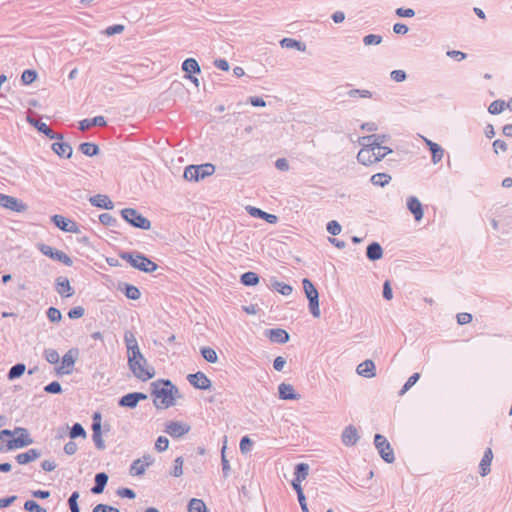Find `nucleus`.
Segmentation results:
<instances>
[{"label":"nucleus","mask_w":512,"mask_h":512,"mask_svg":"<svg viewBox=\"0 0 512 512\" xmlns=\"http://www.w3.org/2000/svg\"><path fill=\"white\" fill-rule=\"evenodd\" d=\"M378 138L374 137H360L359 144L362 146L357 154L359 163L370 166L374 163L381 161L386 155L392 152V149L386 146H379V143L374 142Z\"/></svg>","instance_id":"1"},{"label":"nucleus","mask_w":512,"mask_h":512,"mask_svg":"<svg viewBox=\"0 0 512 512\" xmlns=\"http://www.w3.org/2000/svg\"><path fill=\"white\" fill-rule=\"evenodd\" d=\"M178 392V388L169 379H158L151 383V395L157 409L174 406Z\"/></svg>","instance_id":"2"},{"label":"nucleus","mask_w":512,"mask_h":512,"mask_svg":"<svg viewBox=\"0 0 512 512\" xmlns=\"http://www.w3.org/2000/svg\"><path fill=\"white\" fill-rule=\"evenodd\" d=\"M119 257L130 264L131 267L144 273H152L158 265L139 251H120Z\"/></svg>","instance_id":"3"},{"label":"nucleus","mask_w":512,"mask_h":512,"mask_svg":"<svg viewBox=\"0 0 512 512\" xmlns=\"http://www.w3.org/2000/svg\"><path fill=\"white\" fill-rule=\"evenodd\" d=\"M33 439L26 428L16 427L14 429L13 438L7 440L5 446H0V452L12 451L15 449L24 448L33 443Z\"/></svg>","instance_id":"4"},{"label":"nucleus","mask_w":512,"mask_h":512,"mask_svg":"<svg viewBox=\"0 0 512 512\" xmlns=\"http://www.w3.org/2000/svg\"><path fill=\"white\" fill-rule=\"evenodd\" d=\"M120 214L121 217L134 228L141 230H149L151 228L150 220L134 208H124L120 211Z\"/></svg>","instance_id":"5"},{"label":"nucleus","mask_w":512,"mask_h":512,"mask_svg":"<svg viewBox=\"0 0 512 512\" xmlns=\"http://www.w3.org/2000/svg\"><path fill=\"white\" fill-rule=\"evenodd\" d=\"M302 284L306 297L309 300V310L315 318H319L321 313L319 309L318 291L313 285V283L307 278L303 279Z\"/></svg>","instance_id":"6"},{"label":"nucleus","mask_w":512,"mask_h":512,"mask_svg":"<svg viewBox=\"0 0 512 512\" xmlns=\"http://www.w3.org/2000/svg\"><path fill=\"white\" fill-rule=\"evenodd\" d=\"M37 247L43 255L49 257L52 260L59 261L66 266H71L73 264L72 259L61 250H58L44 243L38 244Z\"/></svg>","instance_id":"7"},{"label":"nucleus","mask_w":512,"mask_h":512,"mask_svg":"<svg viewBox=\"0 0 512 512\" xmlns=\"http://www.w3.org/2000/svg\"><path fill=\"white\" fill-rule=\"evenodd\" d=\"M374 444L376 449L378 450L381 458L387 462L392 463L395 460L393 449L390 446V443L387 441V439L381 435L376 434L374 437Z\"/></svg>","instance_id":"8"},{"label":"nucleus","mask_w":512,"mask_h":512,"mask_svg":"<svg viewBox=\"0 0 512 512\" xmlns=\"http://www.w3.org/2000/svg\"><path fill=\"white\" fill-rule=\"evenodd\" d=\"M78 355V348L69 349L62 357L61 366L56 368V372L61 375L71 374Z\"/></svg>","instance_id":"9"},{"label":"nucleus","mask_w":512,"mask_h":512,"mask_svg":"<svg viewBox=\"0 0 512 512\" xmlns=\"http://www.w3.org/2000/svg\"><path fill=\"white\" fill-rule=\"evenodd\" d=\"M51 222L61 231L68 233H79L80 229L77 223L63 215L55 214L51 217Z\"/></svg>","instance_id":"10"},{"label":"nucleus","mask_w":512,"mask_h":512,"mask_svg":"<svg viewBox=\"0 0 512 512\" xmlns=\"http://www.w3.org/2000/svg\"><path fill=\"white\" fill-rule=\"evenodd\" d=\"M0 206L14 212H25L28 206L20 199L0 193Z\"/></svg>","instance_id":"11"},{"label":"nucleus","mask_w":512,"mask_h":512,"mask_svg":"<svg viewBox=\"0 0 512 512\" xmlns=\"http://www.w3.org/2000/svg\"><path fill=\"white\" fill-rule=\"evenodd\" d=\"M128 366L133 375L141 381H147L155 374L154 368L143 365L142 360L136 361L135 365H132V362H129Z\"/></svg>","instance_id":"12"},{"label":"nucleus","mask_w":512,"mask_h":512,"mask_svg":"<svg viewBox=\"0 0 512 512\" xmlns=\"http://www.w3.org/2000/svg\"><path fill=\"white\" fill-rule=\"evenodd\" d=\"M147 394L143 392H131L123 395L118 400V405L120 407L134 409L137 407L138 403L142 400L147 399Z\"/></svg>","instance_id":"13"},{"label":"nucleus","mask_w":512,"mask_h":512,"mask_svg":"<svg viewBox=\"0 0 512 512\" xmlns=\"http://www.w3.org/2000/svg\"><path fill=\"white\" fill-rule=\"evenodd\" d=\"M164 431L172 438H179L190 431V426L178 421H168Z\"/></svg>","instance_id":"14"},{"label":"nucleus","mask_w":512,"mask_h":512,"mask_svg":"<svg viewBox=\"0 0 512 512\" xmlns=\"http://www.w3.org/2000/svg\"><path fill=\"white\" fill-rule=\"evenodd\" d=\"M55 289L63 298H69L74 295V288L71 286L68 278L59 276L55 280Z\"/></svg>","instance_id":"15"},{"label":"nucleus","mask_w":512,"mask_h":512,"mask_svg":"<svg viewBox=\"0 0 512 512\" xmlns=\"http://www.w3.org/2000/svg\"><path fill=\"white\" fill-rule=\"evenodd\" d=\"M360 439L358 430L355 426L349 425L342 432L341 440L345 446H354Z\"/></svg>","instance_id":"16"},{"label":"nucleus","mask_w":512,"mask_h":512,"mask_svg":"<svg viewBox=\"0 0 512 512\" xmlns=\"http://www.w3.org/2000/svg\"><path fill=\"white\" fill-rule=\"evenodd\" d=\"M89 202L92 206L101 209L111 210L114 208V203L107 195L104 194H96L91 196L89 198Z\"/></svg>","instance_id":"17"},{"label":"nucleus","mask_w":512,"mask_h":512,"mask_svg":"<svg viewBox=\"0 0 512 512\" xmlns=\"http://www.w3.org/2000/svg\"><path fill=\"white\" fill-rule=\"evenodd\" d=\"M356 372L365 378H373L376 375V367L374 362L368 359L357 366Z\"/></svg>","instance_id":"18"},{"label":"nucleus","mask_w":512,"mask_h":512,"mask_svg":"<svg viewBox=\"0 0 512 512\" xmlns=\"http://www.w3.org/2000/svg\"><path fill=\"white\" fill-rule=\"evenodd\" d=\"M52 150L59 157L69 159L72 156L73 149L71 145L67 142H63L61 140L54 142L51 146Z\"/></svg>","instance_id":"19"},{"label":"nucleus","mask_w":512,"mask_h":512,"mask_svg":"<svg viewBox=\"0 0 512 512\" xmlns=\"http://www.w3.org/2000/svg\"><path fill=\"white\" fill-rule=\"evenodd\" d=\"M407 208L414 215L416 221H420L423 218L422 204L417 197L410 196L407 198Z\"/></svg>","instance_id":"20"},{"label":"nucleus","mask_w":512,"mask_h":512,"mask_svg":"<svg viewBox=\"0 0 512 512\" xmlns=\"http://www.w3.org/2000/svg\"><path fill=\"white\" fill-rule=\"evenodd\" d=\"M42 455L41 451L35 448L29 449L26 452L19 453L16 455L15 459L18 464L26 465L36 459H38Z\"/></svg>","instance_id":"21"},{"label":"nucleus","mask_w":512,"mask_h":512,"mask_svg":"<svg viewBox=\"0 0 512 512\" xmlns=\"http://www.w3.org/2000/svg\"><path fill=\"white\" fill-rule=\"evenodd\" d=\"M215 172V166L211 163L194 165V181L211 176Z\"/></svg>","instance_id":"22"},{"label":"nucleus","mask_w":512,"mask_h":512,"mask_svg":"<svg viewBox=\"0 0 512 512\" xmlns=\"http://www.w3.org/2000/svg\"><path fill=\"white\" fill-rule=\"evenodd\" d=\"M108 475L105 473V472H99L95 475L94 477V486L91 488V493L92 494H101L107 483H108Z\"/></svg>","instance_id":"23"},{"label":"nucleus","mask_w":512,"mask_h":512,"mask_svg":"<svg viewBox=\"0 0 512 512\" xmlns=\"http://www.w3.org/2000/svg\"><path fill=\"white\" fill-rule=\"evenodd\" d=\"M118 290L130 300H138L141 297L139 288L129 283H119Z\"/></svg>","instance_id":"24"},{"label":"nucleus","mask_w":512,"mask_h":512,"mask_svg":"<svg viewBox=\"0 0 512 512\" xmlns=\"http://www.w3.org/2000/svg\"><path fill=\"white\" fill-rule=\"evenodd\" d=\"M279 398L283 400H298L300 395L295 393L291 384L281 383L278 386Z\"/></svg>","instance_id":"25"},{"label":"nucleus","mask_w":512,"mask_h":512,"mask_svg":"<svg viewBox=\"0 0 512 512\" xmlns=\"http://www.w3.org/2000/svg\"><path fill=\"white\" fill-rule=\"evenodd\" d=\"M246 209L252 217L264 219L269 224H275L278 221V217L276 215L269 214L259 208L248 206Z\"/></svg>","instance_id":"26"},{"label":"nucleus","mask_w":512,"mask_h":512,"mask_svg":"<svg viewBox=\"0 0 512 512\" xmlns=\"http://www.w3.org/2000/svg\"><path fill=\"white\" fill-rule=\"evenodd\" d=\"M106 124V119L103 116H95L93 118H85L79 121V129L84 131L94 126L103 127Z\"/></svg>","instance_id":"27"},{"label":"nucleus","mask_w":512,"mask_h":512,"mask_svg":"<svg viewBox=\"0 0 512 512\" xmlns=\"http://www.w3.org/2000/svg\"><path fill=\"white\" fill-rule=\"evenodd\" d=\"M493 459V452L491 448H487L479 464V473L481 476H486L490 473V466Z\"/></svg>","instance_id":"28"},{"label":"nucleus","mask_w":512,"mask_h":512,"mask_svg":"<svg viewBox=\"0 0 512 512\" xmlns=\"http://www.w3.org/2000/svg\"><path fill=\"white\" fill-rule=\"evenodd\" d=\"M169 93L171 95H175L179 99H188L189 98V90L185 88V86L179 81H173L169 87Z\"/></svg>","instance_id":"29"},{"label":"nucleus","mask_w":512,"mask_h":512,"mask_svg":"<svg viewBox=\"0 0 512 512\" xmlns=\"http://www.w3.org/2000/svg\"><path fill=\"white\" fill-rule=\"evenodd\" d=\"M267 335H268L270 341L275 342V343L284 344V343L288 342V340H289V334L285 330L280 329V328L270 329L268 331Z\"/></svg>","instance_id":"30"},{"label":"nucleus","mask_w":512,"mask_h":512,"mask_svg":"<svg viewBox=\"0 0 512 512\" xmlns=\"http://www.w3.org/2000/svg\"><path fill=\"white\" fill-rule=\"evenodd\" d=\"M210 379L203 372L194 373V388L207 390L211 388Z\"/></svg>","instance_id":"31"},{"label":"nucleus","mask_w":512,"mask_h":512,"mask_svg":"<svg viewBox=\"0 0 512 512\" xmlns=\"http://www.w3.org/2000/svg\"><path fill=\"white\" fill-rule=\"evenodd\" d=\"M366 255L369 260H379L383 256V249L379 243L373 242L367 247Z\"/></svg>","instance_id":"32"},{"label":"nucleus","mask_w":512,"mask_h":512,"mask_svg":"<svg viewBox=\"0 0 512 512\" xmlns=\"http://www.w3.org/2000/svg\"><path fill=\"white\" fill-rule=\"evenodd\" d=\"M79 150L81 153L88 157H93L99 154V146L95 143L91 142H83L79 145Z\"/></svg>","instance_id":"33"},{"label":"nucleus","mask_w":512,"mask_h":512,"mask_svg":"<svg viewBox=\"0 0 512 512\" xmlns=\"http://www.w3.org/2000/svg\"><path fill=\"white\" fill-rule=\"evenodd\" d=\"M432 153V161L434 164L440 162L443 158L444 151L440 145L428 139L425 140Z\"/></svg>","instance_id":"34"},{"label":"nucleus","mask_w":512,"mask_h":512,"mask_svg":"<svg viewBox=\"0 0 512 512\" xmlns=\"http://www.w3.org/2000/svg\"><path fill=\"white\" fill-rule=\"evenodd\" d=\"M26 371V365L24 363H17L13 365L8 373L7 378L10 381L20 378Z\"/></svg>","instance_id":"35"},{"label":"nucleus","mask_w":512,"mask_h":512,"mask_svg":"<svg viewBox=\"0 0 512 512\" xmlns=\"http://www.w3.org/2000/svg\"><path fill=\"white\" fill-rule=\"evenodd\" d=\"M309 474V465L307 463H299L295 467L294 479L296 482H302Z\"/></svg>","instance_id":"36"},{"label":"nucleus","mask_w":512,"mask_h":512,"mask_svg":"<svg viewBox=\"0 0 512 512\" xmlns=\"http://www.w3.org/2000/svg\"><path fill=\"white\" fill-rule=\"evenodd\" d=\"M271 287L284 296H288L292 293L293 288L291 285L279 282L277 280L271 281Z\"/></svg>","instance_id":"37"},{"label":"nucleus","mask_w":512,"mask_h":512,"mask_svg":"<svg viewBox=\"0 0 512 512\" xmlns=\"http://www.w3.org/2000/svg\"><path fill=\"white\" fill-rule=\"evenodd\" d=\"M370 181L375 186L384 187L391 181V176L386 173H377L372 175Z\"/></svg>","instance_id":"38"},{"label":"nucleus","mask_w":512,"mask_h":512,"mask_svg":"<svg viewBox=\"0 0 512 512\" xmlns=\"http://www.w3.org/2000/svg\"><path fill=\"white\" fill-rule=\"evenodd\" d=\"M144 461L142 459H135L129 469L132 476H141L145 473Z\"/></svg>","instance_id":"39"},{"label":"nucleus","mask_w":512,"mask_h":512,"mask_svg":"<svg viewBox=\"0 0 512 512\" xmlns=\"http://www.w3.org/2000/svg\"><path fill=\"white\" fill-rule=\"evenodd\" d=\"M128 354V363L132 362V365H135L136 361L142 360L143 365H147V360L144 358L143 354L140 351L139 346L127 352Z\"/></svg>","instance_id":"40"},{"label":"nucleus","mask_w":512,"mask_h":512,"mask_svg":"<svg viewBox=\"0 0 512 512\" xmlns=\"http://www.w3.org/2000/svg\"><path fill=\"white\" fill-rule=\"evenodd\" d=\"M87 433L84 427L80 423H74L69 430V437L71 439H76L78 437L86 438Z\"/></svg>","instance_id":"41"},{"label":"nucleus","mask_w":512,"mask_h":512,"mask_svg":"<svg viewBox=\"0 0 512 512\" xmlns=\"http://www.w3.org/2000/svg\"><path fill=\"white\" fill-rule=\"evenodd\" d=\"M34 115H36L35 112L33 111H30L28 114H27V117H26V121L31 125L33 126L34 128L37 129L38 132H42L46 129V126L47 124L42 122V121H39L37 119H35Z\"/></svg>","instance_id":"42"},{"label":"nucleus","mask_w":512,"mask_h":512,"mask_svg":"<svg viewBox=\"0 0 512 512\" xmlns=\"http://www.w3.org/2000/svg\"><path fill=\"white\" fill-rule=\"evenodd\" d=\"M37 72L33 69H26L21 74V82L23 85H30L37 79Z\"/></svg>","instance_id":"43"},{"label":"nucleus","mask_w":512,"mask_h":512,"mask_svg":"<svg viewBox=\"0 0 512 512\" xmlns=\"http://www.w3.org/2000/svg\"><path fill=\"white\" fill-rule=\"evenodd\" d=\"M200 352L203 356V358L209 362V363H216L218 360V356L216 351L213 348L210 347H202L200 349Z\"/></svg>","instance_id":"44"},{"label":"nucleus","mask_w":512,"mask_h":512,"mask_svg":"<svg viewBox=\"0 0 512 512\" xmlns=\"http://www.w3.org/2000/svg\"><path fill=\"white\" fill-rule=\"evenodd\" d=\"M281 46L282 47H285V48H296L300 51H304L305 50V45L303 43H301L300 41H297L295 39H292V38H284L281 40Z\"/></svg>","instance_id":"45"},{"label":"nucleus","mask_w":512,"mask_h":512,"mask_svg":"<svg viewBox=\"0 0 512 512\" xmlns=\"http://www.w3.org/2000/svg\"><path fill=\"white\" fill-rule=\"evenodd\" d=\"M241 282L246 286H254L259 282V277L254 272H246L241 276Z\"/></svg>","instance_id":"46"},{"label":"nucleus","mask_w":512,"mask_h":512,"mask_svg":"<svg viewBox=\"0 0 512 512\" xmlns=\"http://www.w3.org/2000/svg\"><path fill=\"white\" fill-rule=\"evenodd\" d=\"M43 356L45 360L50 364H57L60 360L59 353L57 352V350L52 348L45 349Z\"/></svg>","instance_id":"47"},{"label":"nucleus","mask_w":512,"mask_h":512,"mask_svg":"<svg viewBox=\"0 0 512 512\" xmlns=\"http://www.w3.org/2000/svg\"><path fill=\"white\" fill-rule=\"evenodd\" d=\"M99 221L102 225L108 227H115L118 224V220L109 213L100 214Z\"/></svg>","instance_id":"48"},{"label":"nucleus","mask_w":512,"mask_h":512,"mask_svg":"<svg viewBox=\"0 0 512 512\" xmlns=\"http://www.w3.org/2000/svg\"><path fill=\"white\" fill-rule=\"evenodd\" d=\"M46 315L52 323H58L62 319L61 311L56 307H49L46 311Z\"/></svg>","instance_id":"49"},{"label":"nucleus","mask_w":512,"mask_h":512,"mask_svg":"<svg viewBox=\"0 0 512 512\" xmlns=\"http://www.w3.org/2000/svg\"><path fill=\"white\" fill-rule=\"evenodd\" d=\"M102 415L100 412L96 411L92 415V433H101L102 425H101Z\"/></svg>","instance_id":"50"},{"label":"nucleus","mask_w":512,"mask_h":512,"mask_svg":"<svg viewBox=\"0 0 512 512\" xmlns=\"http://www.w3.org/2000/svg\"><path fill=\"white\" fill-rule=\"evenodd\" d=\"M124 342L127 348V352L138 347V342L131 331H126L124 334Z\"/></svg>","instance_id":"51"},{"label":"nucleus","mask_w":512,"mask_h":512,"mask_svg":"<svg viewBox=\"0 0 512 512\" xmlns=\"http://www.w3.org/2000/svg\"><path fill=\"white\" fill-rule=\"evenodd\" d=\"M419 378H420L419 373H414L413 375H411L408 378V380L406 381V383L404 384V386L402 387V389L399 391V395L403 396L412 386H414L416 384V382L419 380Z\"/></svg>","instance_id":"52"},{"label":"nucleus","mask_w":512,"mask_h":512,"mask_svg":"<svg viewBox=\"0 0 512 512\" xmlns=\"http://www.w3.org/2000/svg\"><path fill=\"white\" fill-rule=\"evenodd\" d=\"M24 509L27 512H47V510L41 507L35 500H27L24 503Z\"/></svg>","instance_id":"53"},{"label":"nucleus","mask_w":512,"mask_h":512,"mask_svg":"<svg viewBox=\"0 0 512 512\" xmlns=\"http://www.w3.org/2000/svg\"><path fill=\"white\" fill-rule=\"evenodd\" d=\"M505 105L503 100H495L489 105L488 111L491 114H499L504 110Z\"/></svg>","instance_id":"54"},{"label":"nucleus","mask_w":512,"mask_h":512,"mask_svg":"<svg viewBox=\"0 0 512 512\" xmlns=\"http://www.w3.org/2000/svg\"><path fill=\"white\" fill-rule=\"evenodd\" d=\"M44 391L49 394H60L62 393V386L58 381H52L44 386Z\"/></svg>","instance_id":"55"},{"label":"nucleus","mask_w":512,"mask_h":512,"mask_svg":"<svg viewBox=\"0 0 512 512\" xmlns=\"http://www.w3.org/2000/svg\"><path fill=\"white\" fill-rule=\"evenodd\" d=\"M116 494L121 498L135 499L136 493L133 489L128 487H121L117 489Z\"/></svg>","instance_id":"56"},{"label":"nucleus","mask_w":512,"mask_h":512,"mask_svg":"<svg viewBox=\"0 0 512 512\" xmlns=\"http://www.w3.org/2000/svg\"><path fill=\"white\" fill-rule=\"evenodd\" d=\"M171 474L174 477H179V476H181L183 474V458L182 457H177L174 460V465H173V469L171 471Z\"/></svg>","instance_id":"57"},{"label":"nucleus","mask_w":512,"mask_h":512,"mask_svg":"<svg viewBox=\"0 0 512 512\" xmlns=\"http://www.w3.org/2000/svg\"><path fill=\"white\" fill-rule=\"evenodd\" d=\"M169 440L165 436H159L155 442V449L158 452H164L168 449Z\"/></svg>","instance_id":"58"},{"label":"nucleus","mask_w":512,"mask_h":512,"mask_svg":"<svg viewBox=\"0 0 512 512\" xmlns=\"http://www.w3.org/2000/svg\"><path fill=\"white\" fill-rule=\"evenodd\" d=\"M381 42H382V37L380 35L369 34L363 38V43L366 46L379 45Z\"/></svg>","instance_id":"59"},{"label":"nucleus","mask_w":512,"mask_h":512,"mask_svg":"<svg viewBox=\"0 0 512 512\" xmlns=\"http://www.w3.org/2000/svg\"><path fill=\"white\" fill-rule=\"evenodd\" d=\"M182 70L184 71V77L192 81V57L184 60L182 63Z\"/></svg>","instance_id":"60"},{"label":"nucleus","mask_w":512,"mask_h":512,"mask_svg":"<svg viewBox=\"0 0 512 512\" xmlns=\"http://www.w3.org/2000/svg\"><path fill=\"white\" fill-rule=\"evenodd\" d=\"M348 96L349 97H361V98H371L372 97V93L369 91V90H365V89H352L350 91H348Z\"/></svg>","instance_id":"61"},{"label":"nucleus","mask_w":512,"mask_h":512,"mask_svg":"<svg viewBox=\"0 0 512 512\" xmlns=\"http://www.w3.org/2000/svg\"><path fill=\"white\" fill-rule=\"evenodd\" d=\"M253 446L252 440L248 436H244L240 441V451L245 454L251 451Z\"/></svg>","instance_id":"62"},{"label":"nucleus","mask_w":512,"mask_h":512,"mask_svg":"<svg viewBox=\"0 0 512 512\" xmlns=\"http://www.w3.org/2000/svg\"><path fill=\"white\" fill-rule=\"evenodd\" d=\"M84 313L85 310L82 306H75L68 311V317L73 320L79 319L84 315Z\"/></svg>","instance_id":"63"},{"label":"nucleus","mask_w":512,"mask_h":512,"mask_svg":"<svg viewBox=\"0 0 512 512\" xmlns=\"http://www.w3.org/2000/svg\"><path fill=\"white\" fill-rule=\"evenodd\" d=\"M92 512H120V510L116 507H113L108 504H97L93 509Z\"/></svg>","instance_id":"64"}]
</instances>
